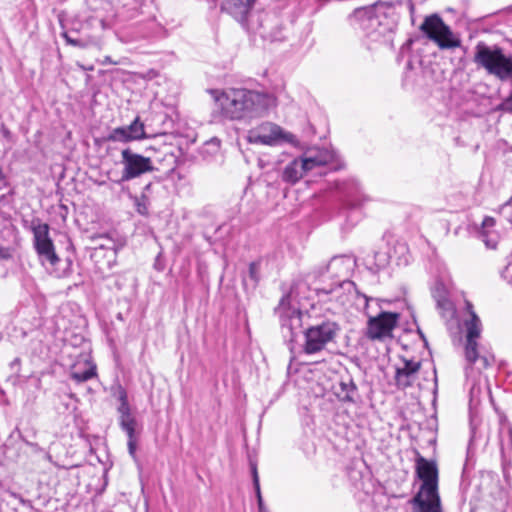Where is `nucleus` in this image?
<instances>
[{"label": "nucleus", "mask_w": 512, "mask_h": 512, "mask_svg": "<svg viewBox=\"0 0 512 512\" xmlns=\"http://www.w3.org/2000/svg\"><path fill=\"white\" fill-rule=\"evenodd\" d=\"M63 37L65 38L66 42L72 46H76V47H80V48H85L87 46L86 42H84L83 40L74 39V38L70 37L67 33H64Z\"/></svg>", "instance_id": "obj_31"}, {"label": "nucleus", "mask_w": 512, "mask_h": 512, "mask_svg": "<svg viewBox=\"0 0 512 512\" xmlns=\"http://www.w3.org/2000/svg\"><path fill=\"white\" fill-rule=\"evenodd\" d=\"M102 64H117L115 61L111 59L110 56H106L102 61Z\"/></svg>", "instance_id": "obj_42"}, {"label": "nucleus", "mask_w": 512, "mask_h": 512, "mask_svg": "<svg viewBox=\"0 0 512 512\" xmlns=\"http://www.w3.org/2000/svg\"><path fill=\"white\" fill-rule=\"evenodd\" d=\"M378 7V4H374L372 6L362 7L355 10V17L361 20L363 29L368 30L380 24L379 17L377 15Z\"/></svg>", "instance_id": "obj_19"}, {"label": "nucleus", "mask_w": 512, "mask_h": 512, "mask_svg": "<svg viewBox=\"0 0 512 512\" xmlns=\"http://www.w3.org/2000/svg\"><path fill=\"white\" fill-rule=\"evenodd\" d=\"M500 109L512 113V93L500 104Z\"/></svg>", "instance_id": "obj_33"}, {"label": "nucleus", "mask_w": 512, "mask_h": 512, "mask_svg": "<svg viewBox=\"0 0 512 512\" xmlns=\"http://www.w3.org/2000/svg\"><path fill=\"white\" fill-rule=\"evenodd\" d=\"M421 362L413 359H402V366L396 367L395 384L398 389L405 390L415 383Z\"/></svg>", "instance_id": "obj_13"}, {"label": "nucleus", "mask_w": 512, "mask_h": 512, "mask_svg": "<svg viewBox=\"0 0 512 512\" xmlns=\"http://www.w3.org/2000/svg\"><path fill=\"white\" fill-rule=\"evenodd\" d=\"M135 206L136 210L141 215H147L148 214V205H149V199L144 194L140 197H135Z\"/></svg>", "instance_id": "obj_26"}, {"label": "nucleus", "mask_w": 512, "mask_h": 512, "mask_svg": "<svg viewBox=\"0 0 512 512\" xmlns=\"http://www.w3.org/2000/svg\"><path fill=\"white\" fill-rule=\"evenodd\" d=\"M127 437H128V442H127V446H128V452L129 454L135 458L136 457V448H137V436H136V432H133L131 434H126Z\"/></svg>", "instance_id": "obj_28"}, {"label": "nucleus", "mask_w": 512, "mask_h": 512, "mask_svg": "<svg viewBox=\"0 0 512 512\" xmlns=\"http://www.w3.org/2000/svg\"><path fill=\"white\" fill-rule=\"evenodd\" d=\"M501 214L512 223V204L506 203L501 207Z\"/></svg>", "instance_id": "obj_32"}, {"label": "nucleus", "mask_w": 512, "mask_h": 512, "mask_svg": "<svg viewBox=\"0 0 512 512\" xmlns=\"http://www.w3.org/2000/svg\"><path fill=\"white\" fill-rule=\"evenodd\" d=\"M333 291V288H330V289H325V288H322V289H317V293L318 294H329Z\"/></svg>", "instance_id": "obj_43"}, {"label": "nucleus", "mask_w": 512, "mask_h": 512, "mask_svg": "<svg viewBox=\"0 0 512 512\" xmlns=\"http://www.w3.org/2000/svg\"><path fill=\"white\" fill-rule=\"evenodd\" d=\"M119 425L126 434H131L135 432L137 421L130 412L119 416Z\"/></svg>", "instance_id": "obj_22"}, {"label": "nucleus", "mask_w": 512, "mask_h": 512, "mask_svg": "<svg viewBox=\"0 0 512 512\" xmlns=\"http://www.w3.org/2000/svg\"><path fill=\"white\" fill-rule=\"evenodd\" d=\"M415 468L417 477L422 481L417 493L432 494L438 492V468L436 463L418 454Z\"/></svg>", "instance_id": "obj_10"}, {"label": "nucleus", "mask_w": 512, "mask_h": 512, "mask_svg": "<svg viewBox=\"0 0 512 512\" xmlns=\"http://www.w3.org/2000/svg\"><path fill=\"white\" fill-rule=\"evenodd\" d=\"M308 286L304 281L294 282L288 293L283 295L278 306L275 308L276 314L280 318L281 332L285 339L293 342L299 333L302 332V307L304 295Z\"/></svg>", "instance_id": "obj_2"}, {"label": "nucleus", "mask_w": 512, "mask_h": 512, "mask_svg": "<svg viewBox=\"0 0 512 512\" xmlns=\"http://www.w3.org/2000/svg\"><path fill=\"white\" fill-rule=\"evenodd\" d=\"M247 141L251 144H262L273 146L280 142L295 144L296 136L283 130L279 125L272 122H263L257 127L250 129L247 133Z\"/></svg>", "instance_id": "obj_7"}, {"label": "nucleus", "mask_w": 512, "mask_h": 512, "mask_svg": "<svg viewBox=\"0 0 512 512\" xmlns=\"http://www.w3.org/2000/svg\"><path fill=\"white\" fill-rule=\"evenodd\" d=\"M118 412L120 415L130 413V406L129 403L120 404L118 407Z\"/></svg>", "instance_id": "obj_38"}, {"label": "nucleus", "mask_w": 512, "mask_h": 512, "mask_svg": "<svg viewBox=\"0 0 512 512\" xmlns=\"http://www.w3.org/2000/svg\"><path fill=\"white\" fill-rule=\"evenodd\" d=\"M252 475H253V483H254L255 490L257 492H259L260 485H259V478H258L256 465H252Z\"/></svg>", "instance_id": "obj_37"}, {"label": "nucleus", "mask_w": 512, "mask_h": 512, "mask_svg": "<svg viewBox=\"0 0 512 512\" xmlns=\"http://www.w3.org/2000/svg\"><path fill=\"white\" fill-rule=\"evenodd\" d=\"M501 276L512 285V260L509 261L505 268L501 271Z\"/></svg>", "instance_id": "obj_30"}, {"label": "nucleus", "mask_w": 512, "mask_h": 512, "mask_svg": "<svg viewBox=\"0 0 512 512\" xmlns=\"http://www.w3.org/2000/svg\"><path fill=\"white\" fill-rule=\"evenodd\" d=\"M495 225V220L492 217H485L482 222V231H481V237L483 241L485 242L487 247L494 248L496 243L493 241L487 239L490 229L493 228Z\"/></svg>", "instance_id": "obj_23"}, {"label": "nucleus", "mask_w": 512, "mask_h": 512, "mask_svg": "<svg viewBox=\"0 0 512 512\" xmlns=\"http://www.w3.org/2000/svg\"><path fill=\"white\" fill-rule=\"evenodd\" d=\"M348 206H349L350 208H356V207L360 206V204H359V203H356V202H354V201H349V202H348Z\"/></svg>", "instance_id": "obj_44"}, {"label": "nucleus", "mask_w": 512, "mask_h": 512, "mask_svg": "<svg viewBox=\"0 0 512 512\" xmlns=\"http://www.w3.org/2000/svg\"><path fill=\"white\" fill-rule=\"evenodd\" d=\"M146 138L145 126L136 117L133 122L127 126L114 128L107 136L108 141L128 143Z\"/></svg>", "instance_id": "obj_12"}, {"label": "nucleus", "mask_w": 512, "mask_h": 512, "mask_svg": "<svg viewBox=\"0 0 512 512\" xmlns=\"http://www.w3.org/2000/svg\"><path fill=\"white\" fill-rule=\"evenodd\" d=\"M399 314L394 312H380L376 316H370L367 323L366 335L371 340H383L392 336L396 327Z\"/></svg>", "instance_id": "obj_9"}, {"label": "nucleus", "mask_w": 512, "mask_h": 512, "mask_svg": "<svg viewBox=\"0 0 512 512\" xmlns=\"http://www.w3.org/2000/svg\"><path fill=\"white\" fill-rule=\"evenodd\" d=\"M389 263V257L385 252H374V263L370 267L373 271H378L384 268Z\"/></svg>", "instance_id": "obj_24"}, {"label": "nucleus", "mask_w": 512, "mask_h": 512, "mask_svg": "<svg viewBox=\"0 0 512 512\" xmlns=\"http://www.w3.org/2000/svg\"><path fill=\"white\" fill-rule=\"evenodd\" d=\"M335 157L333 150L318 147L309 148L301 155L308 172L332 163Z\"/></svg>", "instance_id": "obj_14"}, {"label": "nucleus", "mask_w": 512, "mask_h": 512, "mask_svg": "<svg viewBox=\"0 0 512 512\" xmlns=\"http://www.w3.org/2000/svg\"><path fill=\"white\" fill-rule=\"evenodd\" d=\"M420 29L440 49L457 48L461 45V40L456 36L450 27L446 25L438 14L427 16Z\"/></svg>", "instance_id": "obj_6"}, {"label": "nucleus", "mask_w": 512, "mask_h": 512, "mask_svg": "<svg viewBox=\"0 0 512 512\" xmlns=\"http://www.w3.org/2000/svg\"><path fill=\"white\" fill-rule=\"evenodd\" d=\"M434 381H435V382L437 381V378H436V371H434Z\"/></svg>", "instance_id": "obj_46"}, {"label": "nucleus", "mask_w": 512, "mask_h": 512, "mask_svg": "<svg viewBox=\"0 0 512 512\" xmlns=\"http://www.w3.org/2000/svg\"><path fill=\"white\" fill-rule=\"evenodd\" d=\"M121 165L122 174L120 182L130 181L157 170L150 157L138 154L130 148H125L121 151Z\"/></svg>", "instance_id": "obj_8"}, {"label": "nucleus", "mask_w": 512, "mask_h": 512, "mask_svg": "<svg viewBox=\"0 0 512 512\" xmlns=\"http://www.w3.org/2000/svg\"><path fill=\"white\" fill-rule=\"evenodd\" d=\"M355 290H356L357 295L359 297L363 298L365 309H368L369 301H373L374 299L367 297L365 294H361L356 288H355Z\"/></svg>", "instance_id": "obj_39"}, {"label": "nucleus", "mask_w": 512, "mask_h": 512, "mask_svg": "<svg viewBox=\"0 0 512 512\" xmlns=\"http://www.w3.org/2000/svg\"><path fill=\"white\" fill-rule=\"evenodd\" d=\"M151 184H147L145 189L148 190L150 188Z\"/></svg>", "instance_id": "obj_45"}, {"label": "nucleus", "mask_w": 512, "mask_h": 512, "mask_svg": "<svg viewBox=\"0 0 512 512\" xmlns=\"http://www.w3.org/2000/svg\"><path fill=\"white\" fill-rule=\"evenodd\" d=\"M432 296L435 299L437 308L443 317H449L453 315V305L449 300L447 290L442 283H437L435 285L432 290Z\"/></svg>", "instance_id": "obj_18"}, {"label": "nucleus", "mask_w": 512, "mask_h": 512, "mask_svg": "<svg viewBox=\"0 0 512 512\" xmlns=\"http://www.w3.org/2000/svg\"><path fill=\"white\" fill-rule=\"evenodd\" d=\"M35 249L42 262H48L55 266L59 261V257L55 253L54 245L49 237L48 224H38L33 226Z\"/></svg>", "instance_id": "obj_11"}, {"label": "nucleus", "mask_w": 512, "mask_h": 512, "mask_svg": "<svg viewBox=\"0 0 512 512\" xmlns=\"http://www.w3.org/2000/svg\"><path fill=\"white\" fill-rule=\"evenodd\" d=\"M351 264V259L347 256H337L333 257L329 265L327 266V269L329 270L333 266L343 265L346 266V268H349Z\"/></svg>", "instance_id": "obj_27"}, {"label": "nucleus", "mask_w": 512, "mask_h": 512, "mask_svg": "<svg viewBox=\"0 0 512 512\" xmlns=\"http://www.w3.org/2000/svg\"><path fill=\"white\" fill-rule=\"evenodd\" d=\"M117 395H118V400H119L120 404L128 403L127 392L122 386L118 387Z\"/></svg>", "instance_id": "obj_34"}, {"label": "nucleus", "mask_w": 512, "mask_h": 512, "mask_svg": "<svg viewBox=\"0 0 512 512\" xmlns=\"http://www.w3.org/2000/svg\"><path fill=\"white\" fill-rule=\"evenodd\" d=\"M501 446L502 448H507L512 450V429L508 428L505 435L501 437Z\"/></svg>", "instance_id": "obj_29"}, {"label": "nucleus", "mask_w": 512, "mask_h": 512, "mask_svg": "<svg viewBox=\"0 0 512 512\" xmlns=\"http://www.w3.org/2000/svg\"><path fill=\"white\" fill-rule=\"evenodd\" d=\"M339 330V325L330 320L311 325L304 331V353L313 355L321 352L327 344L335 341Z\"/></svg>", "instance_id": "obj_5"}, {"label": "nucleus", "mask_w": 512, "mask_h": 512, "mask_svg": "<svg viewBox=\"0 0 512 512\" xmlns=\"http://www.w3.org/2000/svg\"><path fill=\"white\" fill-rule=\"evenodd\" d=\"M20 363H21V360L20 358H15L11 363H10V367L12 370H15V372H18L19 371V367H20Z\"/></svg>", "instance_id": "obj_40"}, {"label": "nucleus", "mask_w": 512, "mask_h": 512, "mask_svg": "<svg viewBox=\"0 0 512 512\" xmlns=\"http://www.w3.org/2000/svg\"><path fill=\"white\" fill-rule=\"evenodd\" d=\"M466 310L470 315V319L465 321L466 327V345H465V359L468 363L466 367V375L473 376V367L476 365V370L480 373L494 362V357L489 354L479 355L477 348V339L481 333V321L475 311L473 305L466 301Z\"/></svg>", "instance_id": "obj_4"}, {"label": "nucleus", "mask_w": 512, "mask_h": 512, "mask_svg": "<svg viewBox=\"0 0 512 512\" xmlns=\"http://www.w3.org/2000/svg\"><path fill=\"white\" fill-rule=\"evenodd\" d=\"M308 173L306 166L301 158H295L290 161L283 169L281 178L284 182L294 185L300 179L304 177Z\"/></svg>", "instance_id": "obj_17"}, {"label": "nucleus", "mask_w": 512, "mask_h": 512, "mask_svg": "<svg viewBox=\"0 0 512 512\" xmlns=\"http://www.w3.org/2000/svg\"><path fill=\"white\" fill-rule=\"evenodd\" d=\"M411 502L415 512H443L438 492L432 494L417 493Z\"/></svg>", "instance_id": "obj_16"}, {"label": "nucleus", "mask_w": 512, "mask_h": 512, "mask_svg": "<svg viewBox=\"0 0 512 512\" xmlns=\"http://www.w3.org/2000/svg\"><path fill=\"white\" fill-rule=\"evenodd\" d=\"M84 369H81L78 366H75L73 370L71 371V378L77 382L82 383L85 382L91 378H93L96 375V366L92 365L89 362L84 363Z\"/></svg>", "instance_id": "obj_21"}, {"label": "nucleus", "mask_w": 512, "mask_h": 512, "mask_svg": "<svg viewBox=\"0 0 512 512\" xmlns=\"http://www.w3.org/2000/svg\"><path fill=\"white\" fill-rule=\"evenodd\" d=\"M474 63L488 74L495 76L501 81L512 78V55H506L498 45H487L478 42L475 46L473 57Z\"/></svg>", "instance_id": "obj_3"}, {"label": "nucleus", "mask_w": 512, "mask_h": 512, "mask_svg": "<svg viewBox=\"0 0 512 512\" xmlns=\"http://www.w3.org/2000/svg\"><path fill=\"white\" fill-rule=\"evenodd\" d=\"M0 132L2 134V136L8 140V141H12V133L11 131L5 126V124H1V127H0Z\"/></svg>", "instance_id": "obj_36"}, {"label": "nucleus", "mask_w": 512, "mask_h": 512, "mask_svg": "<svg viewBox=\"0 0 512 512\" xmlns=\"http://www.w3.org/2000/svg\"><path fill=\"white\" fill-rule=\"evenodd\" d=\"M335 393L341 401L353 403L355 402L357 387L350 377L341 378Z\"/></svg>", "instance_id": "obj_20"}, {"label": "nucleus", "mask_w": 512, "mask_h": 512, "mask_svg": "<svg viewBox=\"0 0 512 512\" xmlns=\"http://www.w3.org/2000/svg\"><path fill=\"white\" fill-rule=\"evenodd\" d=\"M255 0H222L221 9L236 21L249 28L248 15Z\"/></svg>", "instance_id": "obj_15"}, {"label": "nucleus", "mask_w": 512, "mask_h": 512, "mask_svg": "<svg viewBox=\"0 0 512 512\" xmlns=\"http://www.w3.org/2000/svg\"><path fill=\"white\" fill-rule=\"evenodd\" d=\"M256 494H257V499H258L259 510L261 511L263 508V499H262L260 491L259 492L256 491Z\"/></svg>", "instance_id": "obj_41"}, {"label": "nucleus", "mask_w": 512, "mask_h": 512, "mask_svg": "<svg viewBox=\"0 0 512 512\" xmlns=\"http://www.w3.org/2000/svg\"><path fill=\"white\" fill-rule=\"evenodd\" d=\"M248 277L255 287L260 280V262H251L248 269Z\"/></svg>", "instance_id": "obj_25"}, {"label": "nucleus", "mask_w": 512, "mask_h": 512, "mask_svg": "<svg viewBox=\"0 0 512 512\" xmlns=\"http://www.w3.org/2000/svg\"><path fill=\"white\" fill-rule=\"evenodd\" d=\"M210 94L218 103L222 116L229 120H251L262 117L277 106L274 95L244 88L210 90Z\"/></svg>", "instance_id": "obj_1"}, {"label": "nucleus", "mask_w": 512, "mask_h": 512, "mask_svg": "<svg viewBox=\"0 0 512 512\" xmlns=\"http://www.w3.org/2000/svg\"><path fill=\"white\" fill-rule=\"evenodd\" d=\"M8 186L7 175L2 165H0V189Z\"/></svg>", "instance_id": "obj_35"}]
</instances>
